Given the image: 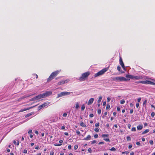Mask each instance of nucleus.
Wrapping results in <instances>:
<instances>
[{"instance_id":"nucleus-1","label":"nucleus","mask_w":155,"mask_h":155,"mask_svg":"<svg viewBox=\"0 0 155 155\" xmlns=\"http://www.w3.org/2000/svg\"><path fill=\"white\" fill-rule=\"evenodd\" d=\"M90 72L88 71L82 74L79 78V80L80 81H83L87 79L88 76L90 74Z\"/></svg>"},{"instance_id":"nucleus-2","label":"nucleus","mask_w":155,"mask_h":155,"mask_svg":"<svg viewBox=\"0 0 155 155\" xmlns=\"http://www.w3.org/2000/svg\"><path fill=\"white\" fill-rule=\"evenodd\" d=\"M112 79L115 81H127L130 80L129 79H127L123 77H114L112 78Z\"/></svg>"},{"instance_id":"nucleus-3","label":"nucleus","mask_w":155,"mask_h":155,"mask_svg":"<svg viewBox=\"0 0 155 155\" xmlns=\"http://www.w3.org/2000/svg\"><path fill=\"white\" fill-rule=\"evenodd\" d=\"M59 72V71H57L52 72L49 76V78H48L47 80V81L49 82L52 80L58 74Z\"/></svg>"},{"instance_id":"nucleus-4","label":"nucleus","mask_w":155,"mask_h":155,"mask_svg":"<svg viewBox=\"0 0 155 155\" xmlns=\"http://www.w3.org/2000/svg\"><path fill=\"white\" fill-rule=\"evenodd\" d=\"M107 70V68H103V69L98 72L94 75V77H96L104 74Z\"/></svg>"},{"instance_id":"nucleus-5","label":"nucleus","mask_w":155,"mask_h":155,"mask_svg":"<svg viewBox=\"0 0 155 155\" xmlns=\"http://www.w3.org/2000/svg\"><path fill=\"white\" fill-rule=\"evenodd\" d=\"M52 94V92L51 91H47L46 93H44L42 94H39V96H40V98H41L44 97H46L48 96L51 95Z\"/></svg>"},{"instance_id":"nucleus-6","label":"nucleus","mask_w":155,"mask_h":155,"mask_svg":"<svg viewBox=\"0 0 155 155\" xmlns=\"http://www.w3.org/2000/svg\"><path fill=\"white\" fill-rule=\"evenodd\" d=\"M70 92H62L58 94L57 97H61L69 95L70 94Z\"/></svg>"},{"instance_id":"nucleus-7","label":"nucleus","mask_w":155,"mask_h":155,"mask_svg":"<svg viewBox=\"0 0 155 155\" xmlns=\"http://www.w3.org/2000/svg\"><path fill=\"white\" fill-rule=\"evenodd\" d=\"M68 80H62L58 83V85H60L61 84H64L68 82Z\"/></svg>"},{"instance_id":"nucleus-8","label":"nucleus","mask_w":155,"mask_h":155,"mask_svg":"<svg viewBox=\"0 0 155 155\" xmlns=\"http://www.w3.org/2000/svg\"><path fill=\"white\" fill-rule=\"evenodd\" d=\"M40 96H39V95H38V96H36V97H33V98L30 99V101H33L38 100L40 99Z\"/></svg>"},{"instance_id":"nucleus-9","label":"nucleus","mask_w":155,"mask_h":155,"mask_svg":"<svg viewBox=\"0 0 155 155\" xmlns=\"http://www.w3.org/2000/svg\"><path fill=\"white\" fill-rule=\"evenodd\" d=\"M145 84L154 85L155 84V83L151 81L146 80L145 81Z\"/></svg>"},{"instance_id":"nucleus-10","label":"nucleus","mask_w":155,"mask_h":155,"mask_svg":"<svg viewBox=\"0 0 155 155\" xmlns=\"http://www.w3.org/2000/svg\"><path fill=\"white\" fill-rule=\"evenodd\" d=\"M94 100V98H90L88 101L87 104L88 105H90L92 104V103H93Z\"/></svg>"},{"instance_id":"nucleus-11","label":"nucleus","mask_w":155,"mask_h":155,"mask_svg":"<svg viewBox=\"0 0 155 155\" xmlns=\"http://www.w3.org/2000/svg\"><path fill=\"white\" fill-rule=\"evenodd\" d=\"M127 68H117L118 70L121 73H123L126 71Z\"/></svg>"},{"instance_id":"nucleus-12","label":"nucleus","mask_w":155,"mask_h":155,"mask_svg":"<svg viewBox=\"0 0 155 155\" xmlns=\"http://www.w3.org/2000/svg\"><path fill=\"white\" fill-rule=\"evenodd\" d=\"M120 65L121 66L122 68H125L124 66V64L122 61V60L121 59V58H120Z\"/></svg>"},{"instance_id":"nucleus-13","label":"nucleus","mask_w":155,"mask_h":155,"mask_svg":"<svg viewBox=\"0 0 155 155\" xmlns=\"http://www.w3.org/2000/svg\"><path fill=\"white\" fill-rule=\"evenodd\" d=\"M34 107L35 106L31 107H30L26 108V109H21L20 110L19 112H23V111H24L26 110H29L30 109H31V108H32L33 107Z\"/></svg>"},{"instance_id":"nucleus-14","label":"nucleus","mask_w":155,"mask_h":155,"mask_svg":"<svg viewBox=\"0 0 155 155\" xmlns=\"http://www.w3.org/2000/svg\"><path fill=\"white\" fill-rule=\"evenodd\" d=\"M143 125H139L137 126V129L138 130H141L143 128Z\"/></svg>"},{"instance_id":"nucleus-15","label":"nucleus","mask_w":155,"mask_h":155,"mask_svg":"<svg viewBox=\"0 0 155 155\" xmlns=\"http://www.w3.org/2000/svg\"><path fill=\"white\" fill-rule=\"evenodd\" d=\"M133 79H134L136 80H139L141 79V78L139 76L133 75Z\"/></svg>"},{"instance_id":"nucleus-16","label":"nucleus","mask_w":155,"mask_h":155,"mask_svg":"<svg viewBox=\"0 0 155 155\" xmlns=\"http://www.w3.org/2000/svg\"><path fill=\"white\" fill-rule=\"evenodd\" d=\"M91 138V136L90 135H89L87 136V137H86L84 138V140H90Z\"/></svg>"},{"instance_id":"nucleus-17","label":"nucleus","mask_w":155,"mask_h":155,"mask_svg":"<svg viewBox=\"0 0 155 155\" xmlns=\"http://www.w3.org/2000/svg\"><path fill=\"white\" fill-rule=\"evenodd\" d=\"M80 125L81 127H86V125L84 124L83 122L81 121L80 123Z\"/></svg>"},{"instance_id":"nucleus-18","label":"nucleus","mask_w":155,"mask_h":155,"mask_svg":"<svg viewBox=\"0 0 155 155\" xmlns=\"http://www.w3.org/2000/svg\"><path fill=\"white\" fill-rule=\"evenodd\" d=\"M126 77L127 78H130L131 79H133V75H129V74H127L126 76Z\"/></svg>"},{"instance_id":"nucleus-19","label":"nucleus","mask_w":155,"mask_h":155,"mask_svg":"<svg viewBox=\"0 0 155 155\" xmlns=\"http://www.w3.org/2000/svg\"><path fill=\"white\" fill-rule=\"evenodd\" d=\"M49 103H45L41 105V106H42L43 107H45L46 106L48 105Z\"/></svg>"},{"instance_id":"nucleus-20","label":"nucleus","mask_w":155,"mask_h":155,"mask_svg":"<svg viewBox=\"0 0 155 155\" xmlns=\"http://www.w3.org/2000/svg\"><path fill=\"white\" fill-rule=\"evenodd\" d=\"M149 130L148 129H146V130H145V131H143L142 132V134H145L148 133V132H149Z\"/></svg>"},{"instance_id":"nucleus-21","label":"nucleus","mask_w":155,"mask_h":155,"mask_svg":"<svg viewBox=\"0 0 155 155\" xmlns=\"http://www.w3.org/2000/svg\"><path fill=\"white\" fill-rule=\"evenodd\" d=\"M136 83H142V84H145V81H140L136 82Z\"/></svg>"},{"instance_id":"nucleus-22","label":"nucleus","mask_w":155,"mask_h":155,"mask_svg":"<svg viewBox=\"0 0 155 155\" xmlns=\"http://www.w3.org/2000/svg\"><path fill=\"white\" fill-rule=\"evenodd\" d=\"M79 107V104L78 102L76 103L75 104V108L77 109Z\"/></svg>"},{"instance_id":"nucleus-23","label":"nucleus","mask_w":155,"mask_h":155,"mask_svg":"<svg viewBox=\"0 0 155 155\" xmlns=\"http://www.w3.org/2000/svg\"><path fill=\"white\" fill-rule=\"evenodd\" d=\"M102 98V97L101 96H100L99 97V99L97 101V102L98 103H100V102Z\"/></svg>"},{"instance_id":"nucleus-24","label":"nucleus","mask_w":155,"mask_h":155,"mask_svg":"<svg viewBox=\"0 0 155 155\" xmlns=\"http://www.w3.org/2000/svg\"><path fill=\"white\" fill-rule=\"evenodd\" d=\"M85 108V107L84 104L81 107V110L83 111L84 110Z\"/></svg>"},{"instance_id":"nucleus-25","label":"nucleus","mask_w":155,"mask_h":155,"mask_svg":"<svg viewBox=\"0 0 155 155\" xmlns=\"http://www.w3.org/2000/svg\"><path fill=\"white\" fill-rule=\"evenodd\" d=\"M109 136V135L108 134H102L101 135L102 137H108Z\"/></svg>"},{"instance_id":"nucleus-26","label":"nucleus","mask_w":155,"mask_h":155,"mask_svg":"<svg viewBox=\"0 0 155 155\" xmlns=\"http://www.w3.org/2000/svg\"><path fill=\"white\" fill-rule=\"evenodd\" d=\"M30 95H25V96H23V97H22L21 98V99H23V98H25L26 97H29Z\"/></svg>"},{"instance_id":"nucleus-27","label":"nucleus","mask_w":155,"mask_h":155,"mask_svg":"<svg viewBox=\"0 0 155 155\" xmlns=\"http://www.w3.org/2000/svg\"><path fill=\"white\" fill-rule=\"evenodd\" d=\"M32 115V114L31 113H29L27 114H26L25 116V117H28L30 116L31 115Z\"/></svg>"},{"instance_id":"nucleus-28","label":"nucleus","mask_w":155,"mask_h":155,"mask_svg":"<svg viewBox=\"0 0 155 155\" xmlns=\"http://www.w3.org/2000/svg\"><path fill=\"white\" fill-rule=\"evenodd\" d=\"M127 141H130L131 140L130 137L129 136H128L127 137Z\"/></svg>"},{"instance_id":"nucleus-29","label":"nucleus","mask_w":155,"mask_h":155,"mask_svg":"<svg viewBox=\"0 0 155 155\" xmlns=\"http://www.w3.org/2000/svg\"><path fill=\"white\" fill-rule=\"evenodd\" d=\"M111 151H115L116 150V149L114 147H112L110 150Z\"/></svg>"},{"instance_id":"nucleus-30","label":"nucleus","mask_w":155,"mask_h":155,"mask_svg":"<svg viewBox=\"0 0 155 155\" xmlns=\"http://www.w3.org/2000/svg\"><path fill=\"white\" fill-rule=\"evenodd\" d=\"M125 103V101L124 100H120V103L121 104H124Z\"/></svg>"},{"instance_id":"nucleus-31","label":"nucleus","mask_w":155,"mask_h":155,"mask_svg":"<svg viewBox=\"0 0 155 155\" xmlns=\"http://www.w3.org/2000/svg\"><path fill=\"white\" fill-rule=\"evenodd\" d=\"M104 140H105V141H106L107 142H109L110 141V139H109V138H104Z\"/></svg>"},{"instance_id":"nucleus-32","label":"nucleus","mask_w":155,"mask_h":155,"mask_svg":"<svg viewBox=\"0 0 155 155\" xmlns=\"http://www.w3.org/2000/svg\"><path fill=\"white\" fill-rule=\"evenodd\" d=\"M136 130V129L135 127H133L131 130L132 131H135Z\"/></svg>"},{"instance_id":"nucleus-33","label":"nucleus","mask_w":155,"mask_h":155,"mask_svg":"<svg viewBox=\"0 0 155 155\" xmlns=\"http://www.w3.org/2000/svg\"><path fill=\"white\" fill-rule=\"evenodd\" d=\"M32 75L33 76H36V78L37 79L38 78V75L37 74H32Z\"/></svg>"},{"instance_id":"nucleus-34","label":"nucleus","mask_w":155,"mask_h":155,"mask_svg":"<svg viewBox=\"0 0 155 155\" xmlns=\"http://www.w3.org/2000/svg\"><path fill=\"white\" fill-rule=\"evenodd\" d=\"M78 148V146L77 145H75L74 146V150H76Z\"/></svg>"},{"instance_id":"nucleus-35","label":"nucleus","mask_w":155,"mask_h":155,"mask_svg":"<svg viewBox=\"0 0 155 155\" xmlns=\"http://www.w3.org/2000/svg\"><path fill=\"white\" fill-rule=\"evenodd\" d=\"M94 131L96 132H99V129L97 128H96L94 129Z\"/></svg>"},{"instance_id":"nucleus-36","label":"nucleus","mask_w":155,"mask_h":155,"mask_svg":"<svg viewBox=\"0 0 155 155\" xmlns=\"http://www.w3.org/2000/svg\"><path fill=\"white\" fill-rule=\"evenodd\" d=\"M101 112V109H98L97 110V113L98 114H100Z\"/></svg>"},{"instance_id":"nucleus-37","label":"nucleus","mask_w":155,"mask_h":155,"mask_svg":"<svg viewBox=\"0 0 155 155\" xmlns=\"http://www.w3.org/2000/svg\"><path fill=\"white\" fill-rule=\"evenodd\" d=\"M97 142L96 140H94L91 141V144H94V143H96Z\"/></svg>"},{"instance_id":"nucleus-38","label":"nucleus","mask_w":155,"mask_h":155,"mask_svg":"<svg viewBox=\"0 0 155 155\" xmlns=\"http://www.w3.org/2000/svg\"><path fill=\"white\" fill-rule=\"evenodd\" d=\"M150 144L151 145H153V141L152 140H150L149 141Z\"/></svg>"},{"instance_id":"nucleus-39","label":"nucleus","mask_w":155,"mask_h":155,"mask_svg":"<svg viewBox=\"0 0 155 155\" xmlns=\"http://www.w3.org/2000/svg\"><path fill=\"white\" fill-rule=\"evenodd\" d=\"M110 106L109 104H108L107 105V106H106V109H109L110 108Z\"/></svg>"},{"instance_id":"nucleus-40","label":"nucleus","mask_w":155,"mask_h":155,"mask_svg":"<svg viewBox=\"0 0 155 155\" xmlns=\"http://www.w3.org/2000/svg\"><path fill=\"white\" fill-rule=\"evenodd\" d=\"M151 115L152 117H154L155 115L154 112H152Z\"/></svg>"},{"instance_id":"nucleus-41","label":"nucleus","mask_w":155,"mask_h":155,"mask_svg":"<svg viewBox=\"0 0 155 155\" xmlns=\"http://www.w3.org/2000/svg\"><path fill=\"white\" fill-rule=\"evenodd\" d=\"M87 150L90 153H91L92 150H91V148H88V149Z\"/></svg>"},{"instance_id":"nucleus-42","label":"nucleus","mask_w":155,"mask_h":155,"mask_svg":"<svg viewBox=\"0 0 155 155\" xmlns=\"http://www.w3.org/2000/svg\"><path fill=\"white\" fill-rule=\"evenodd\" d=\"M95 126L96 127H98L99 126V123H96Z\"/></svg>"},{"instance_id":"nucleus-43","label":"nucleus","mask_w":155,"mask_h":155,"mask_svg":"<svg viewBox=\"0 0 155 155\" xmlns=\"http://www.w3.org/2000/svg\"><path fill=\"white\" fill-rule=\"evenodd\" d=\"M147 100H145L144 101V102H143V105H144L145 104H146V103H147Z\"/></svg>"},{"instance_id":"nucleus-44","label":"nucleus","mask_w":155,"mask_h":155,"mask_svg":"<svg viewBox=\"0 0 155 155\" xmlns=\"http://www.w3.org/2000/svg\"><path fill=\"white\" fill-rule=\"evenodd\" d=\"M76 133H77V134L78 135H80V131L79 130H77Z\"/></svg>"},{"instance_id":"nucleus-45","label":"nucleus","mask_w":155,"mask_h":155,"mask_svg":"<svg viewBox=\"0 0 155 155\" xmlns=\"http://www.w3.org/2000/svg\"><path fill=\"white\" fill-rule=\"evenodd\" d=\"M28 133L29 134H31V133H32V130H29V131L28 132Z\"/></svg>"},{"instance_id":"nucleus-46","label":"nucleus","mask_w":155,"mask_h":155,"mask_svg":"<svg viewBox=\"0 0 155 155\" xmlns=\"http://www.w3.org/2000/svg\"><path fill=\"white\" fill-rule=\"evenodd\" d=\"M67 113H64L63 114V116L64 117H66L67 116Z\"/></svg>"},{"instance_id":"nucleus-47","label":"nucleus","mask_w":155,"mask_h":155,"mask_svg":"<svg viewBox=\"0 0 155 155\" xmlns=\"http://www.w3.org/2000/svg\"><path fill=\"white\" fill-rule=\"evenodd\" d=\"M98 134H96L95 135H94V137L95 138H97L98 137Z\"/></svg>"},{"instance_id":"nucleus-48","label":"nucleus","mask_w":155,"mask_h":155,"mask_svg":"<svg viewBox=\"0 0 155 155\" xmlns=\"http://www.w3.org/2000/svg\"><path fill=\"white\" fill-rule=\"evenodd\" d=\"M110 100V98L109 97H107V101L109 102Z\"/></svg>"},{"instance_id":"nucleus-49","label":"nucleus","mask_w":155,"mask_h":155,"mask_svg":"<svg viewBox=\"0 0 155 155\" xmlns=\"http://www.w3.org/2000/svg\"><path fill=\"white\" fill-rule=\"evenodd\" d=\"M141 98L140 97L138 98L137 99V101L138 102H140L141 101Z\"/></svg>"},{"instance_id":"nucleus-50","label":"nucleus","mask_w":155,"mask_h":155,"mask_svg":"<svg viewBox=\"0 0 155 155\" xmlns=\"http://www.w3.org/2000/svg\"><path fill=\"white\" fill-rule=\"evenodd\" d=\"M90 117H94V114H90L89 115Z\"/></svg>"},{"instance_id":"nucleus-51","label":"nucleus","mask_w":155,"mask_h":155,"mask_svg":"<svg viewBox=\"0 0 155 155\" xmlns=\"http://www.w3.org/2000/svg\"><path fill=\"white\" fill-rule=\"evenodd\" d=\"M23 153H27V150L26 149H25L23 150Z\"/></svg>"},{"instance_id":"nucleus-52","label":"nucleus","mask_w":155,"mask_h":155,"mask_svg":"<svg viewBox=\"0 0 155 155\" xmlns=\"http://www.w3.org/2000/svg\"><path fill=\"white\" fill-rule=\"evenodd\" d=\"M38 107L39 109L40 110L41 109L42 107H42V106H41V105H40Z\"/></svg>"},{"instance_id":"nucleus-53","label":"nucleus","mask_w":155,"mask_h":155,"mask_svg":"<svg viewBox=\"0 0 155 155\" xmlns=\"http://www.w3.org/2000/svg\"><path fill=\"white\" fill-rule=\"evenodd\" d=\"M136 144L138 145V146H140V143L139 142H137L136 143Z\"/></svg>"},{"instance_id":"nucleus-54","label":"nucleus","mask_w":155,"mask_h":155,"mask_svg":"<svg viewBox=\"0 0 155 155\" xmlns=\"http://www.w3.org/2000/svg\"><path fill=\"white\" fill-rule=\"evenodd\" d=\"M71 145H69L68 147V148L70 150L71 149Z\"/></svg>"},{"instance_id":"nucleus-55","label":"nucleus","mask_w":155,"mask_h":155,"mask_svg":"<svg viewBox=\"0 0 155 155\" xmlns=\"http://www.w3.org/2000/svg\"><path fill=\"white\" fill-rule=\"evenodd\" d=\"M104 144V142H100L98 143V144H99V145L102 144Z\"/></svg>"},{"instance_id":"nucleus-56","label":"nucleus","mask_w":155,"mask_h":155,"mask_svg":"<svg viewBox=\"0 0 155 155\" xmlns=\"http://www.w3.org/2000/svg\"><path fill=\"white\" fill-rule=\"evenodd\" d=\"M55 146H60L61 145V144H54V145Z\"/></svg>"},{"instance_id":"nucleus-57","label":"nucleus","mask_w":155,"mask_h":155,"mask_svg":"<svg viewBox=\"0 0 155 155\" xmlns=\"http://www.w3.org/2000/svg\"><path fill=\"white\" fill-rule=\"evenodd\" d=\"M131 127V125L130 124H129L128 125V127L129 129H130Z\"/></svg>"},{"instance_id":"nucleus-58","label":"nucleus","mask_w":155,"mask_h":155,"mask_svg":"<svg viewBox=\"0 0 155 155\" xmlns=\"http://www.w3.org/2000/svg\"><path fill=\"white\" fill-rule=\"evenodd\" d=\"M139 104L138 103H136V106L137 107V108H138L139 106Z\"/></svg>"},{"instance_id":"nucleus-59","label":"nucleus","mask_w":155,"mask_h":155,"mask_svg":"<svg viewBox=\"0 0 155 155\" xmlns=\"http://www.w3.org/2000/svg\"><path fill=\"white\" fill-rule=\"evenodd\" d=\"M50 155H54V152H51L50 153Z\"/></svg>"},{"instance_id":"nucleus-60","label":"nucleus","mask_w":155,"mask_h":155,"mask_svg":"<svg viewBox=\"0 0 155 155\" xmlns=\"http://www.w3.org/2000/svg\"><path fill=\"white\" fill-rule=\"evenodd\" d=\"M133 112V109H131L130 110V113L131 114H132Z\"/></svg>"},{"instance_id":"nucleus-61","label":"nucleus","mask_w":155,"mask_h":155,"mask_svg":"<svg viewBox=\"0 0 155 155\" xmlns=\"http://www.w3.org/2000/svg\"><path fill=\"white\" fill-rule=\"evenodd\" d=\"M106 104V101H104V102L103 103V106H105Z\"/></svg>"},{"instance_id":"nucleus-62","label":"nucleus","mask_w":155,"mask_h":155,"mask_svg":"<svg viewBox=\"0 0 155 155\" xmlns=\"http://www.w3.org/2000/svg\"><path fill=\"white\" fill-rule=\"evenodd\" d=\"M132 145H130L128 147L129 149H130L132 148Z\"/></svg>"},{"instance_id":"nucleus-63","label":"nucleus","mask_w":155,"mask_h":155,"mask_svg":"<svg viewBox=\"0 0 155 155\" xmlns=\"http://www.w3.org/2000/svg\"><path fill=\"white\" fill-rule=\"evenodd\" d=\"M117 110L118 111H120V109L119 107H117Z\"/></svg>"},{"instance_id":"nucleus-64","label":"nucleus","mask_w":155,"mask_h":155,"mask_svg":"<svg viewBox=\"0 0 155 155\" xmlns=\"http://www.w3.org/2000/svg\"><path fill=\"white\" fill-rule=\"evenodd\" d=\"M130 155H134V153L133 152H132L130 153Z\"/></svg>"}]
</instances>
